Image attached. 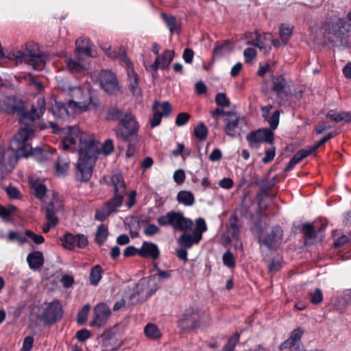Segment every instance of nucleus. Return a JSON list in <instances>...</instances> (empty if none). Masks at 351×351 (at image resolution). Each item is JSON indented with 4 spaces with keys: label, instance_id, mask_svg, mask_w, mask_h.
Wrapping results in <instances>:
<instances>
[{
    "label": "nucleus",
    "instance_id": "nucleus-1",
    "mask_svg": "<svg viewBox=\"0 0 351 351\" xmlns=\"http://www.w3.org/2000/svg\"><path fill=\"white\" fill-rule=\"evenodd\" d=\"M161 227L170 226L174 231L183 232L178 243L182 247L190 249L202 239V234L207 230L204 219L199 217L194 221L184 216L180 211L171 210L157 219Z\"/></svg>",
    "mask_w": 351,
    "mask_h": 351
},
{
    "label": "nucleus",
    "instance_id": "nucleus-2",
    "mask_svg": "<svg viewBox=\"0 0 351 351\" xmlns=\"http://www.w3.org/2000/svg\"><path fill=\"white\" fill-rule=\"evenodd\" d=\"M45 99L39 97L36 104L33 106L29 111H25V105L23 101L15 97H4L0 99V109L7 114H16L19 117V121L27 128L29 125H33L35 131L34 121L38 119L45 111Z\"/></svg>",
    "mask_w": 351,
    "mask_h": 351
},
{
    "label": "nucleus",
    "instance_id": "nucleus-3",
    "mask_svg": "<svg viewBox=\"0 0 351 351\" xmlns=\"http://www.w3.org/2000/svg\"><path fill=\"white\" fill-rule=\"evenodd\" d=\"M34 127L21 128L15 134L9 149L5 150L0 158V165L8 171L12 170L21 158L28 157L31 145L28 140L34 136Z\"/></svg>",
    "mask_w": 351,
    "mask_h": 351
},
{
    "label": "nucleus",
    "instance_id": "nucleus-4",
    "mask_svg": "<svg viewBox=\"0 0 351 351\" xmlns=\"http://www.w3.org/2000/svg\"><path fill=\"white\" fill-rule=\"evenodd\" d=\"M99 153L97 141L81 139L80 147L77 149L79 158L75 171L77 180L87 182L90 180Z\"/></svg>",
    "mask_w": 351,
    "mask_h": 351
},
{
    "label": "nucleus",
    "instance_id": "nucleus-5",
    "mask_svg": "<svg viewBox=\"0 0 351 351\" xmlns=\"http://www.w3.org/2000/svg\"><path fill=\"white\" fill-rule=\"evenodd\" d=\"M210 322L208 313L198 306H190L184 310L177 322V326L182 331H190L206 327Z\"/></svg>",
    "mask_w": 351,
    "mask_h": 351
},
{
    "label": "nucleus",
    "instance_id": "nucleus-6",
    "mask_svg": "<svg viewBox=\"0 0 351 351\" xmlns=\"http://www.w3.org/2000/svg\"><path fill=\"white\" fill-rule=\"evenodd\" d=\"M323 29L330 43H335L337 47H348V34L351 31V23L346 19H330L324 24Z\"/></svg>",
    "mask_w": 351,
    "mask_h": 351
},
{
    "label": "nucleus",
    "instance_id": "nucleus-7",
    "mask_svg": "<svg viewBox=\"0 0 351 351\" xmlns=\"http://www.w3.org/2000/svg\"><path fill=\"white\" fill-rule=\"evenodd\" d=\"M10 60L23 62L32 66L34 69H40L45 65V57L38 45L33 43H27L24 50H19L8 55Z\"/></svg>",
    "mask_w": 351,
    "mask_h": 351
},
{
    "label": "nucleus",
    "instance_id": "nucleus-8",
    "mask_svg": "<svg viewBox=\"0 0 351 351\" xmlns=\"http://www.w3.org/2000/svg\"><path fill=\"white\" fill-rule=\"evenodd\" d=\"M63 307L59 300L44 302L38 307L37 319L45 326H52L58 322L63 316Z\"/></svg>",
    "mask_w": 351,
    "mask_h": 351
},
{
    "label": "nucleus",
    "instance_id": "nucleus-9",
    "mask_svg": "<svg viewBox=\"0 0 351 351\" xmlns=\"http://www.w3.org/2000/svg\"><path fill=\"white\" fill-rule=\"evenodd\" d=\"M138 128L135 117L130 112L119 122L114 132L117 136L123 141H138Z\"/></svg>",
    "mask_w": 351,
    "mask_h": 351
},
{
    "label": "nucleus",
    "instance_id": "nucleus-10",
    "mask_svg": "<svg viewBox=\"0 0 351 351\" xmlns=\"http://www.w3.org/2000/svg\"><path fill=\"white\" fill-rule=\"evenodd\" d=\"M120 62L124 64L127 70L128 85L129 90L134 96L141 95V88L139 86V77L138 74L134 71V64L126 56V51L124 49L119 50Z\"/></svg>",
    "mask_w": 351,
    "mask_h": 351
},
{
    "label": "nucleus",
    "instance_id": "nucleus-11",
    "mask_svg": "<svg viewBox=\"0 0 351 351\" xmlns=\"http://www.w3.org/2000/svg\"><path fill=\"white\" fill-rule=\"evenodd\" d=\"M71 99L69 101V106L74 113H81L87 110L91 101L89 94H84V90L80 86L70 89Z\"/></svg>",
    "mask_w": 351,
    "mask_h": 351
},
{
    "label": "nucleus",
    "instance_id": "nucleus-12",
    "mask_svg": "<svg viewBox=\"0 0 351 351\" xmlns=\"http://www.w3.org/2000/svg\"><path fill=\"white\" fill-rule=\"evenodd\" d=\"M123 197L124 195L114 194L100 209L96 210L95 219L104 221L112 214L117 213L123 204Z\"/></svg>",
    "mask_w": 351,
    "mask_h": 351
},
{
    "label": "nucleus",
    "instance_id": "nucleus-13",
    "mask_svg": "<svg viewBox=\"0 0 351 351\" xmlns=\"http://www.w3.org/2000/svg\"><path fill=\"white\" fill-rule=\"evenodd\" d=\"M224 121V132L231 137L239 136L243 132V128L247 125L245 119L234 112H232L228 117H226Z\"/></svg>",
    "mask_w": 351,
    "mask_h": 351
},
{
    "label": "nucleus",
    "instance_id": "nucleus-14",
    "mask_svg": "<svg viewBox=\"0 0 351 351\" xmlns=\"http://www.w3.org/2000/svg\"><path fill=\"white\" fill-rule=\"evenodd\" d=\"M283 234V230L280 226H274L265 237H259L258 242L269 250H276L281 244Z\"/></svg>",
    "mask_w": 351,
    "mask_h": 351
},
{
    "label": "nucleus",
    "instance_id": "nucleus-15",
    "mask_svg": "<svg viewBox=\"0 0 351 351\" xmlns=\"http://www.w3.org/2000/svg\"><path fill=\"white\" fill-rule=\"evenodd\" d=\"M274 139L273 132L267 128L250 132L246 136L248 145L252 148H258L264 142L272 144Z\"/></svg>",
    "mask_w": 351,
    "mask_h": 351
},
{
    "label": "nucleus",
    "instance_id": "nucleus-16",
    "mask_svg": "<svg viewBox=\"0 0 351 351\" xmlns=\"http://www.w3.org/2000/svg\"><path fill=\"white\" fill-rule=\"evenodd\" d=\"M155 276H152L149 282L141 280L136 285V290L131 295L130 299L134 300L136 302H143L151 297L158 289L157 285H154V288H151L149 285Z\"/></svg>",
    "mask_w": 351,
    "mask_h": 351
},
{
    "label": "nucleus",
    "instance_id": "nucleus-17",
    "mask_svg": "<svg viewBox=\"0 0 351 351\" xmlns=\"http://www.w3.org/2000/svg\"><path fill=\"white\" fill-rule=\"evenodd\" d=\"M304 332L301 327L294 329L291 332L289 338L280 344L279 349L282 351L285 350H289V351H306L304 345L300 342Z\"/></svg>",
    "mask_w": 351,
    "mask_h": 351
},
{
    "label": "nucleus",
    "instance_id": "nucleus-18",
    "mask_svg": "<svg viewBox=\"0 0 351 351\" xmlns=\"http://www.w3.org/2000/svg\"><path fill=\"white\" fill-rule=\"evenodd\" d=\"M174 51L167 49L160 55H158L154 62L147 66L145 64L147 71H152V76L154 77L158 69L165 70L167 69L174 58Z\"/></svg>",
    "mask_w": 351,
    "mask_h": 351
},
{
    "label": "nucleus",
    "instance_id": "nucleus-19",
    "mask_svg": "<svg viewBox=\"0 0 351 351\" xmlns=\"http://www.w3.org/2000/svg\"><path fill=\"white\" fill-rule=\"evenodd\" d=\"M93 311V319L90 326L101 328L106 325L111 314V310L108 306L101 302L95 306Z\"/></svg>",
    "mask_w": 351,
    "mask_h": 351
},
{
    "label": "nucleus",
    "instance_id": "nucleus-20",
    "mask_svg": "<svg viewBox=\"0 0 351 351\" xmlns=\"http://www.w3.org/2000/svg\"><path fill=\"white\" fill-rule=\"evenodd\" d=\"M64 248L69 250H73L75 247L84 248L88 243L87 237L82 234H73L66 233L60 239Z\"/></svg>",
    "mask_w": 351,
    "mask_h": 351
},
{
    "label": "nucleus",
    "instance_id": "nucleus-21",
    "mask_svg": "<svg viewBox=\"0 0 351 351\" xmlns=\"http://www.w3.org/2000/svg\"><path fill=\"white\" fill-rule=\"evenodd\" d=\"M62 208V202L59 199L58 194H53V198L46 207V219L48 223L57 226L59 219L57 217V213Z\"/></svg>",
    "mask_w": 351,
    "mask_h": 351
},
{
    "label": "nucleus",
    "instance_id": "nucleus-22",
    "mask_svg": "<svg viewBox=\"0 0 351 351\" xmlns=\"http://www.w3.org/2000/svg\"><path fill=\"white\" fill-rule=\"evenodd\" d=\"M271 90L278 97H283L289 94V85L284 75H272Z\"/></svg>",
    "mask_w": 351,
    "mask_h": 351
},
{
    "label": "nucleus",
    "instance_id": "nucleus-23",
    "mask_svg": "<svg viewBox=\"0 0 351 351\" xmlns=\"http://www.w3.org/2000/svg\"><path fill=\"white\" fill-rule=\"evenodd\" d=\"M100 84L102 88L108 93H112L118 88V80L114 73L103 71L100 75Z\"/></svg>",
    "mask_w": 351,
    "mask_h": 351
},
{
    "label": "nucleus",
    "instance_id": "nucleus-24",
    "mask_svg": "<svg viewBox=\"0 0 351 351\" xmlns=\"http://www.w3.org/2000/svg\"><path fill=\"white\" fill-rule=\"evenodd\" d=\"M81 139L82 141H87L86 139L83 138L79 128L76 126L69 127L68 134L64 138L62 141V148L64 150L70 149L71 146L75 145L76 143L77 140H79V148L80 145ZM90 140V139H88V141Z\"/></svg>",
    "mask_w": 351,
    "mask_h": 351
},
{
    "label": "nucleus",
    "instance_id": "nucleus-25",
    "mask_svg": "<svg viewBox=\"0 0 351 351\" xmlns=\"http://www.w3.org/2000/svg\"><path fill=\"white\" fill-rule=\"evenodd\" d=\"M138 256L142 258H151L156 260L160 256V250L158 245L152 242L144 241L138 249Z\"/></svg>",
    "mask_w": 351,
    "mask_h": 351
},
{
    "label": "nucleus",
    "instance_id": "nucleus-26",
    "mask_svg": "<svg viewBox=\"0 0 351 351\" xmlns=\"http://www.w3.org/2000/svg\"><path fill=\"white\" fill-rule=\"evenodd\" d=\"M107 184L113 186L114 194L125 195L126 193V184L121 173H115L110 176Z\"/></svg>",
    "mask_w": 351,
    "mask_h": 351
},
{
    "label": "nucleus",
    "instance_id": "nucleus-27",
    "mask_svg": "<svg viewBox=\"0 0 351 351\" xmlns=\"http://www.w3.org/2000/svg\"><path fill=\"white\" fill-rule=\"evenodd\" d=\"M313 152L311 147L298 151L287 165L285 171H291L297 164Z\"/></svg>",
    "mask_w": 351,
    "mask_h": 351
},
{
    "label": "nucleus",
    "instance_id": "nucleus-28",
    "mask_svg": "<svg viewBox=\"0 0 351 351\" xmlns=\"http://www.w3.org/2000/svg\"><path fill=\"white\" fill-rule=\"evenodd\" d=\"M27 262L29 267L32 270H38L44 265V256L41 252L34 251L27 256Z\"/></svg>",
    "mask_w": 351,
    "mask_h": 351
},
{
    "label": "nucleus",
    "instance_id": "nucleus-29",
    "mask_svg": "<svg viewBox=\"0 0 351 351\" xmlns=\"http://www.w3.org/2000/svg\"><path fill=\"white\" fill-rule=\"evenodd\" d=\"M69 108L70 106H69V103L66 105L61 101H56L55 104L53 105L50 111L52 112L54 117L60 119H65L69 116Z\"/></svg>",
    "mask_w": 351,
    "mask_h": 351
},
{
    "label": "nucleus",
    "instance_id": "nucleus-30",
    "mask_svg": "<svg viewBox=\"0 0 351 351\" xmlns=\"http://www.w3.org/2000/svg\"><path fill=\"white\" fill-rule=\"evenodd\" d=\"M160 16L171 34H180L181 27L175 16L168 15L165 13H162Z\"/></svg>",
    "mask_w": 351,
    "mask_h": 351
},
{
    "label": "nucleus",
    "instance_id": "nucleus-31",
    "mask_svg": "<svg viewBox=\"0 0 351 351\" xmlns=\"http://www.w3.org/2000/svg\"><path fill=\"white\" fill-rule=\"evenodd\" d=\"M76 49L75 55L77 58H80L81 56L84 55L86 57H92L91 49L89 47L88 40H76Z\"/></svg>",
    "mask_w": 351,
    "mask_h": 351
},
{
    "label": "nucleus",
    "instance_id": "nucleus-32",
    "mask_svg": "<svg viewBox=\"0 0 351 351\" xmlns=\"http://www.w3.org/2000/svg\"><path fill=\"white\" fill-rule=\"evenodd\" d=\"M129 113L130 112L123 111L117 108L112 107L108 109L106 119L110 121H119V122H121Z\"/></svg>",
    "mask_w": 351,
    "mask_h": 351
},
{
    "label": "nucleus",
    "instance_id": "nucleus-33",
    "mask_svg": "<svg viewBox=\"0 0 351 351\" xmlns=\"http://www.w3.org/2000/svg\"><path fill=\"white\" fill-rule=\"evenodd\" d=\"M32 156L38 162H43L51 158L52 152H49L45 149H33L31 147V150L28 154V156Z\"/></svg>",
    "mask_w": 351,
    "mask_h": 351
},
{
    "label": "nucleus",
    "instance_id": "nucleus-34",
    "mask_svg": "<svg viewBox=\"0 0 351 351\" xmlns=\"http://www.w3.org/2000/svg\"><path fill=\"white\" fill-rule=\"evenodd\" d=\"M263 215L261 212H259L257 215V218L254 221V228L256 233L257 239H259V237H261L264 231L268 228L269 223L267 221H263L262 218Z\"/></svg>",
    "mask_w": 351,
    "mask_h": 351
},
{
    "label": "nucleus",
    "instance_id": "nucleus-35",
    "mask_svg": "<svg viewBox=\"0 0 351 351\" xmlns=\"http://www.w3.org/2000/svg\"><path fill=\"white\" fill-rule=\"evenodd\" d=\"M232 47L229 40H226L223 43L217 42L213 49V56L215 57H221L230 53Z\"/></svg>",
    "mask_w": 351,
    "mask_h": 351
},
{
    "label": "nucleus",
    "instance_id": "nucleus-36",
    "mask_svg": "<svg viewBox=\"0 0 351 351\" xmlns=\"http://www.w3.org/2000/svg\"><path fill=\"white\" fill-rule=\"evenodd\" d=\"M177 200L180 204L190 206L194 204L195 197L191 192L188 191H181L177 195Z\"/></svg>",
    "mask_w": 351,
    "mask_h": 351
},
{
    "label": "nucleus",
    "instance_id": "nucleus-37",
    "mask_svg": "<svg viewBox=\"0 0 351 351\" xmlns=\"http://www.w3.org/2000/svg\"><path fill=\"white\" fill-rule=\"evenodd\" d=\"M317 226L314 223H306L302 225L301 231L306 239H315L317 237L315 228Z\"/></svg>",
    "mask_w": 351,
    "mask_h": 351
},
{
    "label": "nucleus",
    "instance_id": "nucleus-38",
    "mask_svg": "<svg viewBox=\"0 0 351 351\" xmlns=\"http://www.w3.org/2000/svg\"><path fill=\"white\" fill-rule=\"evenodd\" d=\"M70 160L66 156L58 157L56 163V170L58 175H64L68 171Z\"/></svg>",
    "mask_w": 351,
    "mask_h": 351
},
{
    "label": "nucleus",
    "instance_id": "nucleus-39",
    "mask_svg": "<svg viewBox=\"0 0 351 351\" xmlns=\"http://www.w3.org/2000/svg\"><path fill=\"white\" fill-rule=\"evenodd\" d=\"M293 28L287 24H282L280 27L279 36L282 43L286 45L291 37Z\"/></svg>",
    "mask_w": 351,
    "mask_h": 351
},
{
    "label": "nucleus",
    "instance_id": "nucleus-40",
    "mask_svg": "<svg viewBox=\"0 0 351 351\" xmlns=\"http://www.w3.org/2000/svg\"><path fill=\"white\" fill-rule=\"evenodd\" d=\"M103 269L99 265H95L90 270V282L92 285L96 286L98 285L102 277Z\"/></svg>",
    "mask_w": 351,
    "mask_h": 351
},
{
    "label": "nucleus",
    "instance_id": "nucleus-41",
    "mask_svg": "<svg viewBox=\"0 0 351 351\" xmlns=\"http://www.w3.org/2000/svg\"><path fill=\"white\" fill-rule=\"evenodd\" d=\"M66 64L69 70L73 73H79L86 69V66L82 63L80 58H77V60L69 59Z\"/></svg>",
    "mask_w": 351,
    "mask_h": 351
},
{
    "label": "nucleus",
    "instance_id": "nucleus-42",
    "mask_svg": "<svg viewBox=\"0 0 351 351\" xmlns=\"http://www.w3.org/2000/svg\"><path fill=\"white\" fill-rule=\"evenodd\" d=\"M144 333L147 337L153 339L160 337V332L154 324H147L144 328Z\"/></svg>",
    "mask_w": 351,
    "mask_h": 351
},
{
    "label": "nucleus",
    "instance_id": "nucleus-43",
    "mask_svg": "<svg viewBox=\"0 0 351 351\" xmlns=\"http://www.w3.org/2000/svg\"><path fill=\"white\" fill-rule=\"evenodd\" d=\"M240 339V334L235 332L231 336L227 343L223 346L222 351H235V348L238 345Z\"/></svg>",
    "mask_w": 351,
    "mask_h": 351
},
{
    "label": "nucleus",
    "instance_id": "nucleus-44",
    "mask_svg": "<svg viewBox=\"0 0 351 351\" xmlns=\"http://www.w3.org/2000/svg\"><path fill=\"white\" fill-rule=\"evenodd\" d=\"M158 106L160 107L162 110V114L163 117H168L172 112V106L169 101H163L162 104H160L159 101H156L152 105V109L156 110Z\"/></svg>",
    "mask_w": 351,
    "mask_h": 351
},
{
    "label": "nucleus",
    "instance_id": "nucleus-45",
    "mask_svg": "<svg viewBox=\"0 0 351 351\" xmlns=\"http://www.w3.org/2000/svg\"><path fill=\"white\" fill-rule=\"evenodd\" d=\"M108 234V228L104 224L99 225L96 232L95 241L99 245H102L106 241Z\"/></svg>",
    "mask_w": 351,
    "mask_h": 351
},
{
    "label": "nucleus",
    "instance_id": "nucleus-46",
    "mask_svg": "<svg viewBox=\"0 0 351 351\" xmlns=\"http://www.w3.org/2000/svg\"><path fill=\"white\" fill-rule=\"evenodd\" d=\"M229 230L232 237H237L239 233V226H238L239 219L236 214H233L230 217Z\"/></svg>",
    "mask_w": 351,
    "mask_h": 351
},
{
    "label": "nucleus",
    "instance_id": "nucleus-47",
    "mask_svg": "<svg viewBox=\"0 0 351 351\" xmlns=\"http://www.w3.org/2000/svg\"><path fill=\"white\" fill-rule=\"evenodd\" d=\"M194 135L199 141H204L208 136V130L205 125L201 122L194 128Z\"/></svg>",
    "mask_w": 351,
    "mask_h": 351
},
{
    "label": "nucleus",
    "instance_id": "nucleus-48",
    "mask_svg": "<svg viewBox=\"0 0 351 351\" xmlns=\"http://www.w3.org/2000/svg\"><path fill=\"white\" fill-rule=\"evenodd\" d=\"M309 300L313 304H320L324 299L323 293L319 288H316L308 293Z\"/></svg>",
    "mask_w": 351,
    "mask_h": 351
},
{
    "label": "nucleus",
    "instance_id": "nucleus-49",
    "mask_svg": "<svg viewBox=\"0 0 351 351\" xmlns=\"http://www.w3.org/2000/svg\"><path fill=\"white\" fill-rule=\"evenodd\" d=\"M90 309L89 304H85L78 312L77 315V322L79 324H84L88 319V315Z\"/></svg>",
    "mask_w": 351,
    "mask_h": 351
},
{
    "label": "nucleus",
    "instance_id": "nucleus-50",
    "mask_svg": "<svg viewBox=\"0 0 351 351\" xmlns=\"http://www.w3.org/2000/svg\"><path fill=\"white\" fill-rule=\"evenodd\" d=\"M16 210L14 206L10 205L8 207L0 205V217L3 220H9L10 215Z\"/></svg>",
    "mask_w": 351,
    "mask_h": 351
},
{
    "label": "nucleus",
    "instance_id": "nucleus-51",
    "mask_svg": "<svg viewBox=\"0 0 351 351\" xmlns=\"http://www.w3.org/2000/svg\"><path fill=\"white\" fill-rule=\"evenodd\" d=\"M32 188L34 190V195L38 199H42L46 194L47 188L43 183H34Z\"/></svg>",
    "mask_w": 351,
    "mask_h": 351
},
{
    "label": "nucleus",
    "instance_id": "nucleus-52",
    "mask_svg": "<svg viewBox=\"0 0 351 351\" xmlns=\"http://www.w3.org/2000/svg\"><path fill=\"white\" fill-rule=\"evenodd\" d=\"M7 239L8 241H13L14 240H16L21 245H23L24 243L27 242V239L25 236L22 235L19 232L14 231H10L8 233Z\"/></svg>",
    "mask_w": 351,
    "mask_h": 351
},
{
    "label": "nucleus",
    "instance_id": "nucleus-53",
    "mask_svg": "<svg viewBox=\"0 0 351 351\" xmlns=\"http://www.w3.org/2000/svg\"><path fill=\"white\" fill-rule=\"evenodd\" d=\"M280 115V110H276L270 117H269L268 119H266L269 123V130H275L278 128L279 124Z\"/></svg>",
    "mask_w": 351,
    "mask_h": 351
},
{
    "label": "nucleus",
    "instance_id": "nucleus-54",
    "mask_svg": "<svg viewBox=\"0 0 351 351\" xmlns=\"http://www.w3.org/2000/svg\"><path fill=\"white\" fill-rule=\"evenodd\" d=\"M215 102L221 108H228L230 106V101L225 93H218L215 96Z\"/></svg>",
    "mask_w": 351,
    "mask_h": 351
},
{
    "label": "nucleus",
    "instance_id": "nucleus-55",
    "mask_svg": "<svg viewBox=\"0 0 351 351\" xmlns=\"http://www.w3.org/2000/svg\"><path fill=\"white\" fill-rule=\"evenodd\" d=\"M222 261L223 265L229 268H234L235 267V258L234 254L230 252L227 251L225 252L222 257Z\"/></svg>",
    "mask_w": 351,
    "mask_h": 351
},
{
    "label": "nucleus",
    "instance_id": "nucleus-56",
    "mask_svg": "<svg viewBox=\"0 0 351 351\" xmlns=\"http://www.w3.org/2000/svg\"><path fill=\"white\" fill-rule=\"evenodd\" d=\"M24 234L36 244H42L45 242V238L41 234H36L29 230H26Z\"/></svg>",
    "mask_w": 351,
    "mask_h": 351
},
{
    "label": "nucleus",
    "instance_id": "nucleus-57",
    "mask_svg": "<svg viewBox=\"0 0 351 351\" xmlns=\"http://www.w3.org/2000/svg\"><path fill=\"white\" fill-rule=\"evenodd\" d=\"M191 118V115L187 112L179 113L176 119L175 123L178 127H182L186 125Z\"/></svg>",
    "mask_w": 351,
    "mask_h": 351
},
{
    "label": "nucleus",
    "instance_id": "nucleus-58",
    "mask_svg": "<svg viewBox=\"0 0 351 351\" xmlns=\"http://www.w3.org/2000/svg\"><path fill=\"white\" fill-rule=\"evenodd\" d=\"M114 151V143L112 139L108 138L101 145V152L105 155H110Z\"/></svg>",
    "mask_w": 351,
    "mask_h": 351
},
{
    "label": "nucleus",
    "instance_id": "nucleus-59",
    "mask_svg": "<svg viewBox=\"0 0 351 351\" xmlns=\"http://www.w3.org/2000/svg\"><path fill=\"white\" fill-rule=\"evenodd\" d=\"M160 232L159 228L154 223H148L144 229V234L146 236L152 237Z\"/></svg>",
    "mask_w": 351,
    "mask_h": 351
},
{
    "label": "nucleus",
    "instance_id": "nucleus-60",
    "mask_svg": "<svg viewBox=\"0 0 351 351\" xmlns=\"http://www.w3.org/2000/svg\"><path fill=\"white\" fill-rule=\"evenodd\" d=\"M244 59L246 63H250L256 56V51L251 47H248L244 50Z\"/></svg>",
    "mask_w": 351,
    "mask_h": 351
},
{
    "label": "nucleus",
    "instance_id": "nucleus-61",
    "mask_svg": "<svg viewBox=\"0 0 351 351\" xmlns=\"http://www.w3.org/2000/svg\"><path fill=\"white\" fill-rule=\"evenodd\" d=\"M272 186L273 184H267L265 185H263L261 188L260 191H258L256 196V200L258 202L259 204L262 202L263 197L267 195V191L270 190L272 188Z\"/></svg>",
    "mask_w": 351,
    "mask_h": 351
},
{
    "label": "nucleus",
    "instance_id": "nucleus-62",
    "mask_svg": "<svg viewBox=\"0 0 351 351\" xmlns=\"http://www.w3.org/2000/svg\"><path fill=\"white\" fill-rule=\"evenodd\" d=\"M185 172L183 169H178L173 173V180L178 184H181L185 180Z\"/></svg>",
    "mask_w": 351,
    "mask_h": 351
},
{
    "label": "nucleus",
    "instance_id": "nucleus-63",
    "mask_svg": "<svg viewBox=\"0 0 351 351\" xmlns=\"http://www.w3.org/2000/svg\"><path fill=\"white\" fill-rule=\"evenodd\" d=\"M276 156V148L271 147L270 149H267L265 151V156L262 158V162L265 164H267L271 162Z\"/></svg>",
    "mask_w": 351,
    "mask_h": 351
},
{
    "label": "nucleus",
    "instance_id": "nucleus-64",
    "mask_svg": "<svg viewBox=\"0 0 351 351\" xmlns=\"http://www.w3.org/2000/svg\"><path fill=\"white\" fill-rule=\"evenodd\" d=\"M34 339L32 336L26 337L23 342L21 351H30L32 348Z\"/></svg>",
    "mask_w": 351,
    "mask_h": 351
}]
</instances>
